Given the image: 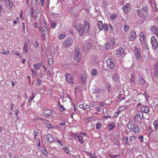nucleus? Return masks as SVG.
Wrapping results in <instances>:
<instances>
[{
	"mask_svg": "<svg viewBox=\"0 0 158 158\" xmlns=\"http://www.w3.org/2000/svg\"><path fill=\"white\" fill-rule=\"evenodd\" d=\"M76 28L79 32V35L81 36L83 35L84 33H88L89 29V23L87 21L85 22L84 26L80 23H77L76 25Z\"/></svg>",
	"mask_w": 158,
	"mask_h": 158,
	"instance_id": "1",
	"label": "nucleus"
},
{
	"mask_svg": "<svg viewBox=\"0 0 158 158\" xmlns=\"http://www.w3.org/2000/svg\"><path fill=\"white\" fill-rule=\"evenodd\" d=\"M128 129L131 131H134L135 133H138L140 131V129L138 126L135 125L133 121L130 120L127 124Z\"/></svg>",
	"mask_w": 158,
	"mask_h": 158,
	"instance_id": "2",
	"label": "nucleus"
},
{
	"mask_svg": "<svg viewBox=\"0 0 158 158\" xmlns=\"http://www.w3.org/2000/svg\"><path fill=\"white\" fill-rule=\"evenodd\" d=\"M139 39L141 42L143 43L142 45H143L145 48H147L148 45L145 42L146 38V36L143 32H141L140 34Z\"/></svg>",
	"mask_w": 158,
	"mask_h": 158,
	"instance_id": "3",
	"label": "nucleus"
},
{
	"mask_svg": "<svg viewBox=\"0 0 158 158\" xmlns=\"http://www.w3.org/2000/svg\"><path fill=\"white\" fill-rule=\"evenodd\" d=\"M73 43V40L71 38H68L63 42L64 46L65 47H69L72 45Z\"/></svg>",
	"mask_w": 158,
	"mask_h": 158,
	"instance_id": "4",
	"label": "nucleus"
},
{
	"mask_svg": "<svg viewBox=\"0 0 158 158\" xmlns=\"http://www.w3.org/2000/svg\"><path fill=\"white\" fill-rule=\"evenodd\" d=\"M151 43L152 45L153 49L154 50H156L158 44L155 37L154 36H152L151 37Z\"/></svg>",
	"mask_w": 158,
	"mask_h": 158,
	"instance_id": "5",
	"label": "nucleus"
},
{
	"mask_svg": "<svg viewBox=\"0 0 158 158\" xmlns=\"http://www.w3.org/2000/svg\"><path fill=\"white\" fill-rule=\"evenodd\" d=\"M135 55L136 57V59L139 60L141 58V52L138 48L135 47L134 50Z\"/></svg>",
	"mask_w": 158,
	"mask_h": 158,
	"instance_id": "6",
	"label": "nucleus"
},
{
	"mask_svg": "<svg viewBox=\"0 0 158 158\" xmlns=\"http://www.w3.org/2000/svg\"><path fill=\"white\" fill-rule=\"evenodd\" d=\"M124 50L123 48L119 47L117 50L116 55L117 56L120 57L122 56L124 54Z\"/></svg>",
	"mask_w": 158,
	"mask_h": 158,
	"instance_id": "7",
	"label": "nucleus"
},
{
	"mask_svg": "<svg viewBox=\"0 0 158 158\" xmlns=\"http://www.w3.org/2000/svg\"><path fill=\"white\" fill-rule=\"evenodd\" d=\"M136 33L134 31H132L130 32L129 35V39L130 41L133 40L136 37Z\"/></svg>",
	"mask_w": 158,
	"mask_h": 158,
	"instance_id": "8",
	"label": "nucleus"
},
{
	"mask_svg": "<svg viewBox=\"0 0 158 158\" xmlns=\"http://www.w3.org/2000/svg\"><path fill=\"white\" fill-rule=\"evenodd\" d=\"M52 111L50 109H45L43 111V114L45 116L48 117L52 115Z\"/></svg>",
	"mask_w": 158,
	"mask_h": 158,
	"instance_id": "9",
	"label": "nucleus"
},
{
	"mask_svg": "<svg viewBox=\"0 0 158 158\" xmlns=\"http://www.w3.org/2000/svg\"><path fill=\"white\" fill-rule=\"evenodd\" d=\"M115 39L112 38L110 40V44H109V49H114L116 47Z\"/></svg>",
	"mask_w": 158,
	"mask_h": 158,
	"instance_id": "10",
	"label": "nucleus"
},
{
	"mask_svg": "<svg viewBox=\"0 0 158 158\" xmlns=\"http://www.w3.org/2000/svg\"><path fill=\"white\" fill-rule=\"evenodd\" d=\"M154 77L156 78H158V63H156L154 66Z\"/></svg>",
	"mask_w": 158,
	"mask_h": 158,
	"instance_id": "11",
	"label": "nucleus"
},
{
	"mask_svg": "<svg viewBox=\"0 0 158 158\" xmlns=\"http://www.w3.org/2000/svg\"><path fill=\"white\" fill-rule=\"evenodd\" d=\"M141 110L143 112L147 114H149V112L150 111V109L147 106L142 107Z\"/></svg>",
	"mask_w": 158,
	"mask_h": 158,
	"instance_id": "12",
	"label": "nucleus"
},
{
	"mask_svg": "<svg viewBox=\"0 0 158 158\" xmlns=\"http://www.w3.org/2000/svg\"><path fill=\"white\" fill-rule=\"evenodd\" d=\"M65 78L67 82L70 83H73V80L71 75L67 74V76H66Z\"/></svg>",
	"mask_w": 158,
	"mask_h": 158,
	"instance_id": "13",
	"label": "nucleus"
},
{
	"mask_svg": "<svg viewBox=\"0 0 158 158\" xmlns=\"http://www.w3.org/2000/svg\"><path fill=\"white\" fill-rule=\"evenodd\" d=\"M47 140L49 142H52L55 140V139L52 137V136L49 134H48L46 136Z\"/></svg>",
	"mask_w": 158,
	"mask_h": 158,
	"instance_id": "14",
	"label": "nucleus"
},
{
	"mask_svg": "<svg viewBox=\"0 0 158 158\" xmlns=\"http://www.w3.org/2000/svg\"><path fill=\"white\" fill-rule=\"evenodd\" d=\"M91 44L90 43L86 42L84 44V48L85 50H87L91 48Z\"/></svg>",
	"mask_w": 158,
	"mask_h": 158,
	"instance_id": "15",
	"label": "nucleus"
},
{
	"mask_svg": "<svg viewBox=\"0 0 158 158\" xmlns=\"http://www.w3.org/2000/svg\"><path fill=\"white\" fill-rule=\"evenodd\" d=\"M109 59H107L106 62H104L103 64V68L106 71H108L109 69V64H108V60Z\"/></svg>",
	"mask_w": 158,
	"mask_h": 158,
	"instance_id": "16",
	"label": "nucleus"
},
{
	"mask_svg": "<svg viewBox=\"0 0 158 158\" xmlns=\"http://www.w3.org/2000/svg\"><path fill=\"white\" fill-rule=\"evenodd\" d=\"M110 63H109V68L110 69H113L114 67V60L111 59L109 58Z\"/></svg>",
	"mask_w": 158,
	"mask_h": 158,
	"instance_id": "17",
	"label": "nucleus"
},
{
	"mask_svg": "<svg viewBox=\"0 0 158 158\" xmlns=\"http://www.w3.org/2000/svg\"><path fill=\"white\" fill-rule=\"evenodd\" d=\"M129 4L128 3L126 5H124L123 7V12L125 13H126L127 12V11L128 10V8L129 6Z\"/></svg>",
	"mask_w": 158,
	"mask_h": 158,
	"instance_id": "18",
	"label": "nucleus"
},
{
	"mask_svg": "<svg viewBox=\"0 0 158 158\" xmlns=\"http://www.w3.org/2000/svg\"><path fill=\"white\" fill-rule=\"evenodd\" d=\"M128 138L127 137H124L123 138V142L124 145H128L129 143L128 142Z\"/></svg>",
	"mask_w": 158,
	"mask_h": 158,
	"instance_id": "19",
	"label": "nucleus"
},
{
	"mask_svg": "<svg viewBox=\"0 0 158 158\" xmlns=\"http://www.w3.org/2000/svg\"><path fill=\"white\" fill-rule=\"evenodd\" d=\"M81 79V81L83 83H84L86 81V76L85 74H83L82 75H81L80 76Z\"/></svg>",
	"mask_w": 158,
	"mask_h": 158,
	"instance_id": "20",
	"label": "nucleus"
},
{
	"mask_svg": "<svg viewBox=\"0 0 158 158\" xmlns=\"http://www.w3.org/2000/svg\"><path fill=\"white\" fill-rule=\"evenodd\" d=\"M117 17V15L116 14H111L110 15V19L111 21H114Z\"/></svg>",
	"mask_w": 158,
	"mask_h": 158,
	"instance_id": "21",
	"label": "nucleus"
},
{
	"mask_svg": "<svg viewBox=\"0 0 158 158\" xmlns=\"http://www.w3.org/2000/svg\"><path fill=\"white\" fill-rule=\"evenodd\" d=\"M112 79L115 82H117L118 81V77L117 74L115 72L112 76Z\"/></svg>",
	"mask_w": 158,
	"mask_h": 158,
	"instance_id": "22",
	"label": "nucleus"
},
{
	"mask_svg": "<svg viewBox=\"0 0 158 158\" xmlns=\"http://www.w3.org/2000/svg\"><path fill=\"white\" fill-rule=\"evenodd\" d=\"M41 151L43 153H44L45 155H47L48 154V152L46 150V149L44 147H42L41 148Z\"/></svg>",
	"mask_w": 158,
	"mask_h": 158,
	"instance_id": "23",
	"label": "nucleus"
},
{
	"mask_svg": "<svg viewBox=\"0 0 158 158\" xmlns=\"http://www.w3.org/2000/svg\"><path fill=\"white\" fill-rule=\"evenodd\" d=\"M153 124L155 127V128L156 130L158 129V120H155L153 123Z\"/></svg>",
	"mask_w": 158,
	"mask_h": 158,
	"instance_id": "24",
	"label": "nucleus"
},
{
	"mask_svg": "<svg viewBox=\"0 0 158 158\" xmlns=\"http://www.w3.org/2000/svg\"><path fill=\"white\" fill-rule=\"evenodd\" d=\"M115 124L113 123L109 124V130H112L115 127Z\"/></svg>",
	"mask_w": 158,
	"mask_h": 158,
	"instance_id": "25",
	"label": "nucleus"
},
{
	"mask_svg": "<svg viewBox=\"0 0 158 158\" xmlns=\"http://www.w3.org/2000/svg\"><path fill=\"white\" fill-rule=\"evenodd\" d=\"M78 140L80 143L82 144L83 143V142L84 141L83 140V137L81 135L79 136V137L78 138Z\"/></svg>",
	"mask_w": 158,
	"mask_h": 158,
	"instance_id": "26",
	"label": "nucleus"
},
{
	"mask_svg": "<svg viewBox=\"0 0 158 158\" xmlns=\"http://www.w3.org/2000/svg\"><path fill=\"white\" fill-rule=\"evenodd\" d=\"M139 84L141 85L143 84L145 82L144 79L141 77L139 78Z\"/></svg>",
	"mask_w": 158,
	"mask_h": 158,
	"instance_id": "27",
	"label": "nucleus"
},
{
	"mask_svg": "<svg viewBox=\"0 0 158 158\" xmlns=\"http://www.w3.org/2000/svg\"><path fill=\"white\" fill-rule=\"evenodd\" d=\"M138 116L139 117L140 119H143V113L142 112H141V111H139V112H138V113H137Z\"/></svg>",
	"mask_w": 158,
	"mask_h": 158,
	"instance_id": "28",
	"label": "nucleus"
},
{
	"mask_svg": "<svg viewBox=\"0 0 158 158\" xmlns=\"http://www.w3.org/2000/svg\"><path fill=\"white\" fill-rule=\"evenodd\" d=\"M56 24L57 23L55 21H53L51 22V27L53 28L55 27Z\"/></svg>",
	"mask_w": 158,
	"mask_h": 158,
	"instance_id": "29",
	"label": "nucleus"
},
{
	"mask_svg": "<svg viewBox=\"0 0 158 158\" xmlns=\"http://www.w3.org/2000/svg\"><path fill=\"white\" fill-rule=\"evenodd\" d=\"M8 6H7L9 8H12L13 7V4L12 3V2L10 1V0H8Z\"/></svg>",
	"mask_w": 158,
	"mask_h": 158,
	"instance_id": "30",
	"label": "nucleus"
},
{
	"mask_svg": "<svg viewBox=\"0 0 158 158\" xmlns=\"http://www.w3.org/2000/svg\"><path fill=\"white\" fill-rule=\"evenodd\" d=\"M42 29L43 31H47V29L46 25L45 23L42 24Z\"/></svg>",
	"mask_w": 158,
	"mask_h": 158,
	"instance_id": "31",
	"label": "nucleus"
},
{
	"mask_svg": "<svg viewBox=\"0 0 158 158\" xmlns=\"http://www.w3.org/2000/svg\"><path fill=\"white\" fill-rule=\"evenodd\" d=\"M126 107V108H127V106H121L120 107H119L118 110L119 112H120L121 111L124 110L125 109Z\"/></svg>",
	"mask_w": 158,
	"mask_h": 158,
	"instance_id": "32",
	"label": "nucleus"
},
{
	"mask_svg": "<svg viewBox=\"0 0 158 158\" xmlns=\"http://www.w3.org/2000/svg\"><path fill=\"white\" fill-rule=\"evenodd\" d=\"M103 23L102 22V21H99L98 23V27L99 29L100 30H102V28L101 27L102 26H103Z\"/></svg>",
	"mask_w": 158,
	"mask_h": 158,
	"instance_id": "33",
	"label": "nucleus"
},
{
	"mask_svg": "<svg viewBox=\"0 0 158 158\" xmlns=\"http://www.w3.org/2000/svg\"><path fill=\"white\" fill-rule=\"evenodd\" d=\"M23 51L24 53H27L28 51L27 46V44L25 45L23 48Z\"/></svg>",
	"mask_w": 158,
	"mask_h": 158,
	"instance_id": "34",
	"label": "nucleus"
},
{
	"mask_svg": "<svg viewBox=\"0 0 158 158\" xmlns=\"http://www.w3.org/2000/svg\"><path fill=\"white\" fill-rule=\"evenodd\" d=\"M58 105L60 107V110L61 111H64L65 110L64 108V106L63 105H61L60 103L58 102Z\"/></svg>",
	"mask_w": 158,
	"mask_h": 158,
	"instance_id": "35",
	"label": "nucleus"
},
{
	"mask_svg": "<svg viewBox=\"0 0 158 158\" xmlns=\"http://www.w3.org/2000/svg\"><path fill=\"white\" fill-rule=\"evenodd\" d=\"M97 71L96 69H93L91 72V74L92 76H94L97 75Z\"/></svg>",
	"mask_w": 158,
	"mask_h": 158,
	"instance_id": "36",
	"label": "nucleus"
},
{
	"mask_svg": "<svg viewBox=\"0 0 158 158\" xmlns=\"http://www.w3.org/2000/svg\"><path fill=\"white\" fill-rule=\"evenodd\" d=\"M129 28V26L128 25H125L124 26V30L125 32H127Z\"/></svg>",
	"mask_w": 158,
	"mask_h": 158,
	"instance_id": "37",
	"label": "nucleus"
},
{
	"mask_svg": "<svg viewBox=\"0 0 158 158\" xmlns=\"http://www.w3.org/2000/svg\"><path fill=\"white\" fill-rule=\"evenodd\" d=\"M47 34L45 33H44L41 36V39L43 40H44L46 39V37Z\"/></svg>",
	"mask_w": 158,
	"mask_h": 158,
	"instance_id": "38",
	"label": "nucleus"
},
{
	"mask_svg": "<svg viewBox=\"0 0 158 158\" xmlns=\"http://www.w3.org/2000/svg\"><path fill=\"white\" fill-rule=\"evenodd\" d=\"M101 127V124L100 123H97L96 124V128L98 129H99Z\"/></svg>",
	"mask_w": 158,
	"mask_h": 158,
	"instance_id": "39",
	"label": "nucleus"
},
{
	"mask_svg": "<svg viewBox=\"0 0 158 158\" xmlns=\"http://www.w3.org/2000/svg\"><path fill=\"white\" fill-rule=\"evenodd\" d=\"M38 0H37L38 1ZM44 0H40L39 5L43 6L44 4Z\"/></svg>",
	"mask_w": 158,
	"mask_h": 158,
	"instance_id": "40",
	"label": "nucleus"
},
{
	"mask_svg": "<svg viewBox=\"0 0 158 158\" xmlns=\"http://www.w3.org/2000/svg\"><path fill=\"white\" fill-rule=\"evenodd\" d=\"M66 153H69V148L68 147H64L63 148Z\"/></svg>",
	"mask_w": 158,
	"mask_h": 158,
	"instance_id": "41",
	"label": "nucleus"
},
{
	"mask_svg": "<svg viewBox=\"0 0 158 158\" xmlns=\"http://www.w3.org/2000/svg\"><path fill=\"white\" fill-rule=\"evenodd\" d=\"M53 60L52 58H50L48 61V63L49 64H52L53 63Z\"/></svg>",
	"mask_w": 158,
	"mask_h": 158,
	"instance_id": "42",
	"label": "nucleus"
},
{
	"mask_svg": "<svg viewBox=\"0 0 158 158\" xmlns=\"http://www.w3.org/2000/svg\"><path fill=\"white\" fill-rule=\"evenodd\" d=\"M10 52L9 51H6V50H3L2 53L4 54L7 55Z\"/></svg>",
	"mask_w": 158,
	"mask_h": 158,
	"instance_id": "43",
	"label": "nucleus"
},
{
	"mask_svg": "<svg viewBox=\"0 0 158 158\" xmlns=\"http://www.w3.org/2000/svg\"><path fill=\"white\" fill-rule=\"evenodd\" d=\"M143 11L146 12L148 10V7L147 6H145L143 7L142 8Z\"/></svg>",
	"mask_w": 158,
	"mask_h": 158,
	"instance_id": "44",
	"label": "nucleus"
},
{
	"mask_svg": "<svg viewBox=\"0 0 158 158\" xmlns=\"http://www.w3.org/2000/svg\"><path fill=\"white\" fill-rule=\"evenodd\" d=\"M30 14H31V18L33 17V13H34V11L33 9L32 8H31V10L30 12Z\"/></svg>",
	"mask_w": 158,
	"mask_h": 158,
	"instance_id": "45",
	"label": "nucleus"
},
{
	"mask_svg": "<svg viewBox=\"0 0 158 158\" xmlns=\"http://www.w3.org/2000/svg\"><path fill=\"white\" fill-rule=\"evenodd\" d=\"M75 55L80 56H81V54L78 51H75Z\"/></svg>",
	"mask_w": 158,
	"mask_h": 158,
	"instance_id": "46",
	"label": "nucleus"
},
{
	"mask_svg": "<svg viewBox=\"0 0 158 158\" xmlns=\"http://www.w3.org/2000/svg\"><path fill=\"white\" fill-rule=\"evenodd\" d=\"M65 37V35L63 34L60 35H59L58 38L59 39H62L64 38Z\"/></svg>",
	"mask_w": 158,
	"mask_h": 158,
	"instance_id": "47",
	"label": "nucleus"
},
{
	"mask_svg": "<svg viewBox=\"0 0 158 158\" xmlns=\"http://www.w3.org/2000/svg\"><path fill=\"white\" fill-rule=\"evenodd\" d=\"M103 29L105 31H107L108 30V26L106 24H104L103 26Z\"/></svg>",
	"mask_w": 158,
	"mask_h": 158,
	"instance_id": "48",
	"label": "nucleus"
},
{
	"mask_svg": "<svg viewBox=\"0 0 158 158\" xmlns=\"http://www.w3.org/2000/svg\"><path fill=\"white\" fill-rule=\"evenodd\" d=\"M46 127L48 128H53L52 125L50 124H47Z\"/></svg>",
	"mask_w": 158,
	"mask_h": 158,
	"instance_id": "49",
	"label": "nucleus"
},
{
	"mask_svg": "<svg viewBox=\"0 0 158 158\" xmlns=\"http://www.w3.org/2000/svg\"><path fill=\"white\" fill-rule=\"evenodd\" d=\"M19 109H17L15 111V116L16 117H17V118H18V114L19 113Z\"/></svg>",
	"mask_w": 158,
	"mask_h": 158,
	"instance_id": "50",
	"label": "nucleus"
},
{
	"mask_svg": "<svg viewBox=\"0 0 158 158\" xmlns=\"http://www.w3.org/2000/svg\"><path fill=\"white\" fill-rule=\"evenodd\" d=\"M80 56H75L74 59L77 61H79V57Z\"/></svg>",
	"mask_w": 158,
	"mask_h": 158,
	"instance_id": "51",
	"label": "nucleus"
},
{
	"mask_svg": "<svg viewBox=\"0 0 158 158\" xmlns=\"http://www.w3.org/2000/svg\"><path fill=\"white\" fill-rule=\"evenodd\" d=\"M57 142L59 143L62 146H63V144L62 143L63 142L61 140L57 139Z\"/></svg>",
	"mask_w": 158,
	"mask_h": 158,
	"instance_id": "52",
	"label": "nucleus"
},
{
	"mask_svg": "<svg viewBox=\"0 0 158 158\" xmlns=\"http://www.w3.org/2000/svg\"><path fill=\"white\" fill-rule=\"evenodd\" d=\"M4 10L2 8V5H0V13L4 12Z\"/></svg>",
	"mask_w": 158,
	"mask_h": 158,
	"instance_id": "53",
	"label": "nucleus"
},
{
	"mask_svg": "<svg viewBox=\"0 0 158 158\" xmlns=\"http://www.w3.org/2000/svg\"><path fill=\"white\" fill-rule=\"evenodd\" d=\"M139 139L140 141L143 142V135H140V136L139 137Z\"/></svg>",
	"mask_w": 158,
	"mask_h": 158,
	"instance_id": "54",
	"label": "nucleus"
},
{
	"mask_svg": "<svg viewBox=\"0 0 158 158\" xmlns=\"http://www.w3.org/2000/svg\"><path fill=\"white\" fill-rule=\"evenodd\" d=\"M119 111H117V112L115 113L114 114V117H116L118 116L119 114Z\"/></svg>",
	"mask_w": 158,
	"mask_h": 158,
	"instance_id": "55",
	"label": "nucleus"
},
{
	"mask_svg": "<svg viewBox=\"0 0 158 158\" xmlns=\"http://www.w3.org/2000/svg\"><path fill=\"white\" fill-rule=\"evenodd\" d=\"M22 27H23V31H25V25L24 24V23L23 22L22 23Z\"/></svg>",
	"mask_w": 158,
	"mask_h": 158,
	"instance_id": "56",
	"label": "nucleus"
},
{
	"mask_svg": "<svg viewBox=\"0 0 158 158\" xmlns=\"http://www.w3.org/2000/svg\"><path fill=\"white\" fill-rule=\"evenodd\" d=\"M37 82L38 85H40L41 83V80L40 79H38L37 80Z\"/></svg>",
	"mask_w": 158,
	"mask_h": 158,
	"instance_id": "57",
	"label": "nucleus"
},
{
	"mask_svg": "<svg viewBox=\"0 0 158 158\" xmlns=\"http://www.w3.org/2000/svg\"><path fill=\"white\" fill-rule=\"evenodd\" d=\"M35 66H38L37 67L39 68V69L41 66V64L40 63H36L35 64Z\"/></svg>",
	"mask_w": 158,
	"mask_h": 158,
	"instance_id": "58",
	"label": "nucleus"
},
{
	"mask_svg": "<svg viewBox=\"0 0 158 158\" xmlns=\"http://www.w3.org/2000/svg\"><path fill=\"white\" fill-rule=\"evenodd\" d=\"M130 81L133 82L135 83V78H131L130 79Z\"/></svg>",
	"mask_w": 158,
	"mask_h": 158,
	"instance_id": "59",
	"label": "nucleus"
},
{
	"mask_svg": "<svg viewBox=\"0 0 158 158\" xmlns=\"http://www.w3.org/2000/svg\"><path fill=\"white\" fill-rule=\"evenodd\" d=\"M34 46L35 48H37L39 46V44L37 41H35V44H34Z\"/></svg>",
	"mask_w": 158,
	"mask_h": 158,
	"instance_id": "60",
	"label": "nucleus"
},
{
	"mask_svg": "<svg viewBox=\"0 0 158 158\" xmlns=\"http://www.w3.org/2000/svg\"><path fill=\"white\" fill-rule=\"evenodd\" d=\"M138 116L137 114H136V115L134 117V119L135 121H137V120L138 119Z\"/></svg>",
	"mask_w": 158,
	"mask_h": 158,
	"instance_id": "61",
	"label": "nucleus"
},
{
	"mask_svg": "<svg viewBox=\"0 0 158 158\" xmlns=\"http://www.w3.org/2000/svg\"><path fill=\"white\" fill-rule=\"evenodd\" d=\"M35 94L34 93L32 92V94H31V98H34L35 97Z\"/></svg>",
	"mask_w": 158,
	"mask_h": 158,
	"instance_id": "62",
	"label": "nucleus"
},
{
	"mask_svg": "<svg viewBox=\"0 0 158 158\" xmlns=\"http://www.w3.org/2000/svg\"><path fill=\"white\" fill-rule=\"evenodd\" d=\"M31 71L32 72V73L33 74H35L37 73V72L36 71H35L33 70V69H31Z\"/></svg>",
	"mask_w": 158,
	"mask_h": 158,
	"instance_id": "63",
	"label": "nucleus"
},
{
	"mask_svg": "<svg viewBox=\"0 0 158 158\" xmlns=\"http://www.w3.org/2000/svg\"><path fill=\"white\" fill-rule=\"evenodd\" d=\"M153 28L155 30V32L156 34L158 33V29L156 28V27H154Z\"/></svg>",
	"mask_w": 158,
	"mask_h": 158,
	"instance_id": "64",
	"label": "nucleus"
}]
</instances>
